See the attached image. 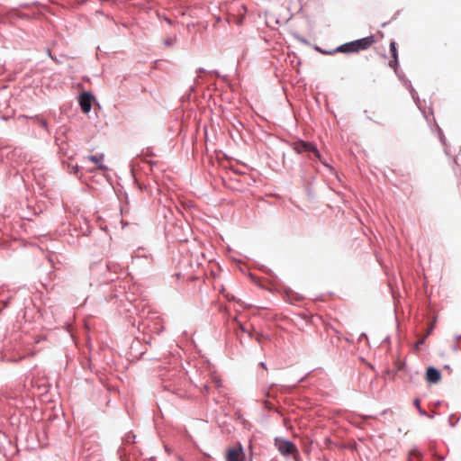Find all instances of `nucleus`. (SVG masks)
<instances>
[{"instance_id":"obj_2","label":"nucleus","mask_w":461,"mask_h":461,"mask_svg":"<svg viewBox=\"0 0 461 461\" xmlns=\"http://www.w3.org/2000/svg\"><path fill=\"white\" fill-rule=\"evenodd\" d=\"M275 446L278 449V451L284 456H296L298 454L296 446L289 440L277 438L275 439Z\"/></svg>"},{"instance_id":"obj_14","label":"nucleus","mask_w":461,"mask_h":461,"mask_svg":"<svg viewBox=\"0 0 461 461\" xmlns=\"http://www.w3.org/2000/svg\"><path fill=\"white\" fill-rule=\"evenodd\" d=\"M286 295H287V297H288V299H287V300H289V301H291V302H292V299L290 298V294H289V293H286Z\"/></svg>"},{"instance_id":"obj_9","label":"nucleus","mask_w":461,"mask_h":461,"mask_svg":"<svg viewBox=\"0 0 461 461\" xmlns=\"http://www.w3.org/2000/svg\"><path fill=\"white\" fill-rule=\"evenodd\" d=\"M337 51L342 52V53L357 52V46L355 45V41L345 43V44L338 47Z\"/></svg>"},{"instance_id":"obj_10","label":"nucleus","mask_w":461,"mask_h":461,"mask_svg":"<svg viewBox=\"0 0 461 461\" xmlns=\"http://www.w3.org/2000/svg\"><path fill=\"white\" fill-rule=\"evenodd\" d=\"M414 458H417L418 461H420L421 458L420 453L416 449L411 450L409 452L408 461H413Z\"/></svg>"},{"instance_id":"obj_7","label":"nucleus","mask_w":461,"mask_h":461,"mask_svg":"<svg viewBox=\"0 0 461 461\" xmlns=\"http://www.w3.org/2000/svg\"><path fill=\"white\" fill-rule=\"evenodd\" d=\"M390 51L393 59L389 61V66L396 71L398 67V51L394 41H391L390 43Z\"/></svg>"},{"instance_id":"obj_8","label":"nucleus","mask_w":461,"mask_h":461,"mask_svg":"<svg viewBox=\"0 0 461 461\" xmlns=\"http://www.w3.org/2000/svg\"><path fill=\"white\" fill-rule=\"evenodd\" d=\"M88 159L95 164L99 170L105 171L107 169L106 166L103 163L104 159V154L89 156Z\"/></svg>"},{"instance_id":"obj_13","label":"nucleus","mask_w":461,"mask_h":461,"mask_svg":"<svg viewBox=\"0 0 461 461\" xmlns=\"http://www.w3.org/2000/svg\"><path fill=\"white\" fill-rule=\"evenodd\" d=\"M260 366L264 368V369H267V366L264 362H261L260 363Z\"/></svg>"},{"instance_id":"obj_4","label":"nucleus","mask_w":461,"mask_h":461,"mask_svg":"<svg viewBox=\"0 0 461 461\" xmlns=\"http://www.w3.org/2000/svg\"><path fill=\"white\" fill-rule=\"evenodd\" d=\"M79 104L83 113H89L92 108V95L89 93L81 94L79 96Z\"/></svg>"},{"instance_id":"obj_5","label":"nucleus","mask_w":461,"mask_h":461,"mask_svg":"<svg viewBox=\"0 0 461 461\" xmlns=\"http://www.w3.org/2000/svg\"><path fill=\"white\" fill-rule=\"evenodd\" d=\"M375 42V39L373 35L355 41L357 51L365 50L370 48Z\"/></svg>"},{"instance_id":"obj_12","label":"nucleus","mask_w":461,"mask_h":461,"mask_svg":"<svg viewBox=\"0 0 461 461\" xmlns=\"http://www.w3.org/2000/svg\"><path fill=\"white\" fill-rule=\"evenodd\" d=\"M373 115L374 117H368V119L374 121L376 123H380V122L376 120L375 113H373Z\"/></svg>"},{"instance_id":"obj_11","label":"nucleus","mask_w":461,"mask_h":461,"mask_svg":"<svg viewBox=\"0 0 461 461\" xmlns=\"http://www.w3.org/2000/svg\"><path fill=\"white\" fill-rule=\"evenodd\" d=\"M414 405L418 408L420 412L425 413V411H422L421 409H420V401L419 399H415Z\"/></svg>"},{"instance_id":"obj_3","label":"nucleus","mask_w":461,"mask_h":461,"mask_svg":"<svg viewBox=\"0 0 461 461\" xmlns=\"http://www.w3.org/2000/svg\"><path fill=\"white\" fill-rule=\"evenodd\" d=\"M245 454L241 446L229 448L226 455V461H244Z\"/></svg>"},{"instance_id":"obj_1","label":"nucleus","mask_w":461,"mask_h":461,"mask_svg":"<svg viewBox=\"0 0 461 461\" xmlns=\"http://www.w3.org/2000/svg\"><path fill=\"white\" fill-rule=\"evenodd\" d=\"M293 149L295 152L312 154L315 158L321 159V154L314 144L308 141L297 140L293 143Z\"/></svg>"},{"instance_id":"obj_6","label":"nucleus","mask_w":461,"mask_h":461,"mask_svg":"<svg viewBox=\"0 0 461 461\" xmlns=\"http://www.w3.org/2000/svg\"><path fill=\"white\" fill-rule=\"evenodd\" d=\"M426 379L430 384H437L441 379V374L435 367L429 366L426 371Z\"/></svg>"}]
</instances>
